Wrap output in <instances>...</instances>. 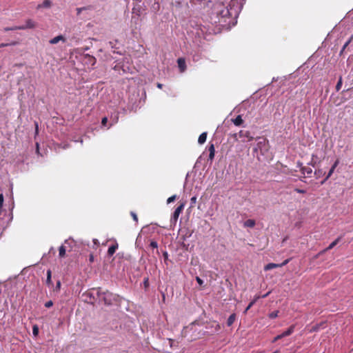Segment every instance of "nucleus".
<instances>
[{
  "label": "nucleus",
  "mask_w": 353,
  "mask_h": 353,
  "mask_svg": "<svg viewBox=\"0 0 353 353\" xmlns=\"http://www.w3.org/2000/svg\"><path fill=\"white\" fill-rule=\"evenodd\" d=\"M132 14H136L137 16H139L140 15V10H137L136 8H132Z\"/></svg>",
  "instance_id": "c9c22d12"
},
{
  "label": "nucleus",
  "mask_w": 353,
  "mask_h": 353,
  "mask_svg": "<svg viewBox=\"0 0 353 353\" xmlns=\"http://www.w3.org/2000/svg\"><path fill=\"white\" fill-rule=\"evenodd\" d=\"M3 203V196L0 194V208H2Z\"/></svg>",
  "instance_id": "49530a36"
},
{
  "label": "nucleus",
  "mask_w": 353,
  "mask_h": 353,
  "mask_svg": "<svg viewBox=\"0 0 353 353\" xmlns=\"http://www.w3.org/2000/svg\"><path fill=\"white\" fill-rule=\"evenodd\" d=\"M279 311H274L269 314L270 319H275L278 316Z\"/></svg>",
  "instance_id": "cd10ccee"
},
{
  "label": "nucleus",
  "mask_w": 353,
  "mask_h": 353,
  "mask_svg": "<svg viewBox=\"0 0 353 353\" xmlns=\"http://www.w3.org/2000/svg\"><path fill=\"white\" fill-rule=\"evenodd\" d=\"M65 254V248L63 245L59 247V255L60 257H63Z\"/></svg>",
  "instance_id": "b1692460"
},
{
  "label": "nucleus",
  "mask_w": 353,
  "mask_h": 353,
  "mask_svg": "<svg viewBox=\"0 0 353 353\" xmlns=\"http://www.w3.org/2000/svg\"><path fill=\"white\" fill-rule=\"evenodd\" d=\"M119 120V113L118 112H114L111 114L110 117V125L108 127L109 128L110 126L113 125L116 123H117Z\"/></svg>",
  "instance_id": "1a4fd4ad"
},
{
  "label": "nucleus",
  "mask_w": 353,
  "mask_h": 353,
  "mask_svg": "<svg viewBox=\"0 0 353 353\" xmlns=\"http://www.w3.org/2000/svg\"><path fill=\"white\" fill-rule=\"evenodd\" d=\"M178 67L181 72H185L186 69L185 61L183 58H179L177 60Z\"/></svg>",
  "instance_id": "6e6552de"
},
{
  "label": "nucleus",
  "mask_w": 353,
  "mask_h": 353,
  "mask_svg": "<svg viewBox=\"0 0 353 353\" xmlns=\"http://www.w3.org/2000/svg\"><path fill=\"white\" fill-rule=\"evenodd\" d=\"M108 119L107 117H103L101 121V125L103 127H105L108 123Z\"/></svg>",
  "instance_id": "e433bc0d"
},
{
  "label": "nucleus",
  "mask_w": 353,
  "mask_h": 353,
  "mask_svg": "<svg viewBox=\"0 0 353 353\" xmlns=\"http://www.w3.org/2000/svg\"><path fill=\"white\" fill-rule=\"evenodd\" d=\"M150 246L152 248H158V243L155 241H152L150 243Z\"/></svg>",
  "instance_id": "72a5a7b5"
},
{
  "label": "nucleus",
  "mask_w": 353,
  "mask_h": 353,
  "mask_svg": "<svg viewBox=\"0 0 353 353\" xmlns=\"http://www.w3.org/2000/svg\"><path fill=\"white\" fill-rule=\"evenodd\" d=\"M221 3L224 8L219 10V14L222 19L227 17L233 18L235 21L232 23V26H234L236 23V19L242 9L243 3H239L237 0H230L228 3L227 1L225 3V1H221Z\"/></svg>",
  "instance_id": "f257e3e1"
},
{
  "label": "nucleus",
  "mask_w": 353,
  "mask_h": 353,
  "mask_svg": "<svg viewBox=\"0 0 353 353\" xmlns=\"http://www.w3.org/2000/svg\"><path fill=\"white\" fill-rule=\"evenodd\" d=\"M206 138H207V132H203L199 137L198 143L199 144H203L206 141Z\"/></svg>",
  "instance_id": "dca6fc26"
},
{
  "label": "nucleus",
  "mask_w": 353,
  "mask_h": 353,
  "mask_svg": "<svg viewBox=\"0 0 353 353\" xmlns=\"http://www.w3.org/2000/svg\"><path fill=\"white\" fill-rule=\"evenodd\" d=\"M131 216L132 217V219H134V221H135L136 222H138V217H137V215L136 214V213H134V212H131Z\"/></svg>",
  "instance_id": "58836bf2"
},
{
  "label": "nucleus",
  "mask_w": 353,
  "mask_h": 353,
  "mask_svg": "<svg viewBox=\"0 0 353 353\" xmlns=\"http://www.w3.org/2000/svg\"><path fill=\"white\" fill-rule=\"evenodd\" d=\"M15 44H16L15 42H12L11 43H1V44H0V48L1 47L8 46H11V45H15Z\"/></svg>",
  "instance_id": "79ce46f5"
},
{
  "label": "nucleus",
  "mask_w": 353,
  "mask_h": 353,
  "mask_svg": "<svg viewBox=\"0 0 353 353\" xmlns=\"http://www.w3.org/2000/svg\"><path fill=\"white\" fill-rule=\"evenodd\" d=\"M255 303V301H252L249 305L247 306V307L245 308L244 312L246 313L250 308Z\"/></svg>",
  "instance_id": "473e14b6"
},
{
  "label": "nucleus",
  "mask_w": 353,
  "mask_h": 353,
  "mask_svg": "<svg viewBox=\"0 0 353 353\" xmlns=\"http://www.w3.org/2000/svg\"><path fill=\"white\" fill-rule=\"evenodd\" d=\"M85 59H88V62L91 65H94L95 62H96V59L94 57L92 56H90L89 54H85Z\"/></svg>",
  "instance_id": "aec40b11"
},
{
  "label": "nucleus",
  "mask_w": 353,
  "mask_h": 353,
  "mask_svg": "<svg viewBox=\"0 0 353 353\" xmlns=\"http://www.w3.org/2000/svg\"><path fill=\"white\" fill-rule=\"evenodd\" d=\"M20 27L23 28L22 30L34 28L36 27V23L32 19H28L26 21V24L20 26Z\"/></svg>",
  "instance_id": "0eeeda50"
},
{
  "label": "nucleus",
  "mask_w": 353,
  "mask_h": 353,
  "mask_svg": "<svg viewBox=\"0 0 353 353\" xmlns=\"http://www.w3.org/2000/svg\"><path fill=\"white\" fill-rule=\"evenodd\" d=\"M122 69L123 72H126L128 70H130V68L128 65H125L124 64H121L120 62H118L114 67V69L115 70H119V69Z\"/></svg>",
  "instance_id": "9b49d317"
},
{
  "label": "nucleus",
  "mask_w": 353,
  "mask_h": 353,
  "mask_svg": "<svg viewBox=\"0 0 353 353\" xmlns=\"http://www.w3.org/2000/svg\"><path fill=\"white\" fill-rule=\"evenodd\" d=\"M294 327L295 326L294 325H291L286 331L281 334L282 337L283 338L292 334L294 331Z\"/></svg>",
  "instance_id": "ddd939ff"
},
{
  "label": "nucleus",
  "mask_w": 353,
  "mask_h": 353,
  "mask_svg": "<svg viewBox=\"0 0 353 353\" xmlns=\"http://www.w3.org/2000/svg\"><path fill=\"white\" fill-rule=\"evenodd\" d=\"M51 1L50 0H44L43 2L41 4H39L37 6V8H50L51 6Z\"/></svg>",
  "instance_id": "a211bd4d"
},
{
  "label": "nucleus",
  "mask_w": 353,
  "mask_h": 353,
  "mask_svg": "<svg viewBox=\"0 0 353 353\" xmlns=\"http://www.w3.org/2000/svg\"><path fill=\"white\" fill-rule=\"evenodd\" d=\"M282 338H283V337H282L281 334H279V335H277V336L274 339L273 342H276V341H278V340H279V339H282Z\"/></svg>",
  "instance_id": "09e8293b"
},
{
  "label": "nucleus",
  "mask_w": 353,
  "mask_h": 353,
  "mask_svg": "<svg viewBox=\"0 0 353 353\" xmlns=\"http://www.w3.org/2000/svg\"><path fill=\"white\" fill-rule=\"evenodd\" d=\"M59 41H62V42H65V39L64 38L63 36L62 35H58L52 39H51L50 41H49V43L50 44H57L58 43Z\"/></svg>",
  "instance_id": "9d476101"
},
{
  "label": "nucleus",
  "mask_w": 353,
  "mask_h": 353,
  "mask_svg": "<svg viewBox=\"0 0 353 353\" xmlns=\"http://www.w3.org/2000/svg\"><path fill=\"white\" fill-rule=\"evenodd\" d=\"M184 207H185V203H182L175 209V210L171 217L172 222H176V221H177L180 214L181 213L182 210H183Z\"/></svg>",
  "instance_id": "20e7f679"
},
{
  "label": "nucleus",
  "mask_w": 353,
  "mask_h": 353,
  "mask_svg": "<svg viewBox=\"0 0 353 353\" xmlns=\"http://www.w3.org/2000/svg\"><path fill=\"white\" fill-rule=\"evenodd\" d=\"M92 259H93V257H92V256H90V261H92Z\"/></svg>",
  "instance_id": "052dcab7"
},
{
  "label": "nucleus",
  "mask_w": 353,
  "mask_h": 353,
  "mask_svg": "<svg viewBox=\"0 0 353 353\" xmlns=\"http://www.w3.org/2000/svg\"><path fill=\"white\" fill-rule=\"evenodd\" d=\"M339 161L337 159L334 163V164L332 165V168H334L335 170V168L337 167V165H339Z\"/></svg>",
  "instance_id": "de8ad7c7"
},
{
  "label": "nucleus",
  "mask_w": 353,
  "mask_h": 353,
  "mask_svg": "<svg viewBox=\"0 0 353 353\" xmlns=\"http://www.w3.org/2000/svg\"><path fill=\"white\" fill-rule=\"evenodd\" d=\"M270 292H268V293H266V294H263L261 297H262V298H265V297H267V296L270 294Z\"/></svg>",
  "instance_id": "603ef678"
},
{
  "label": "nucleus",
  "mask_w": 353,
  "mask_h": 353,
  "mask_svg": "<svg viewBox=\"0 0 353 353\" xmlns=\"http://www.w3.org/2000/svg\"><path fill=\"white\" fill-rule=\"evenodd\" d=\"M340 239V237L337 238L335 241H334L329 245V246L325 250V251L332 249L339 242Z\"/></svg>",
  "instance_id": "4be33fe9"
},
{
  "label": "nucleus",
  "mask_w": 353,
  "mask_h": 353,
  "mask_svg": "<svg viewBox=\"0 0 353 353\" xmlns=\"http://www.w3.org/2000/svg\"><path fill=\"white\" fill-rule=\"evenodd\" d=\"M46 284L48 285H50L52 284V280H51V271L48 270L47 271V279H46Z\"/></svg>",
  "instance_id": "393cba45"
},
{
  "label": "nucleus",
  "mask_w": 353,
  "mask_h": 353,
  "mask_svg": "<svg viewBox=\"0 0 353 353\" xmlns=\"http://www.w3.org/2000/svg\"><path fill=\"white\" fill-rule=\"evenodd\" d=\"M243 123V119L241 118V115H238L234 120H233V123L236 125V126H239L240 125H241Z\"/></svg>",
  "instance_id": "412c9836"
},
{
  "label": "nucleus",
  "mask_w": 353,
  "mask_h": 353,
  "mask_svg": "<svg viewBox=\"0 0 353 353\" xmlns=\"http://www.w3.org/2000/svg\"><path fill=\"white\" fill-rule=\"evenodd\" d=\"M97 240L94 239V243H97Z\"/></svg>",
  "instance_id": "bf43d9fd"
},
{
  "label": "nucleus",
  "mask_w": 353,
  "mask_h": 353,
  "mask_svg": "<svg viewBox=\"0 0 353 353\" xmlns=\"http://www.w3.org/2000/svg\"><path fill=\"white\" fill-rule=\"evenodd\" d=\"M130 59L129 57H125V61H126L127 63H129Z\"/></svg>",
  "instance_id": "864d4df0"
},
{
  "label": "nucleus",
  "mask_w": 353,
  "mask_h": 353,
  "mask_svg": "<svg viewBox=\"0 0 353 353\" xmlns=\"http://www.w3.org/2000/svg\"><path fill=\"white\" fill-rule=\"evenodd\" d=\"M196 202V196H192L191 199H190V205L191 207H192Z\"/></svg>",
  "instance_id": "f704fd0d"
},
{
  "label": "nucleus",
  "mask_w": 353,
  "mask_h": 353,
  "mask_svg": "<svg viewBox=\"0 0 353 353\" xmlns=\"http://www.w3.org/2000/svg\"><path fill=\"white\" fill-rule=\"evenodd\" d=\"M163 258H164L165 263L168 264V252H166V251L163 252Z\"/></svg>",
  "instance_id": "c756f323"
},
{
  "label": "nucleus",
  "mask_w": 353,
  "mask_h": 353,
  "mask_svg": "<svg viewBox=\"0 0 353 353\" xmlns=\"http://www.w3.org/2000/svg\"><path fill=\"white\" fill-rule=\"evenodd\" d=\"M97 296L100 301H103L105 305H110L114 302L119 301V296L109 291L101 292L100 289L97 290Z\"/></svg>",
  "instance_id": "7ed1b4c3"
},
{
  "label": "nucleus",
  "mask_w": 353,
  "mask_h": 353,
  "mask_svg": "<svg viewBox=\"0 0 353 353\" xmlns=\"http://www.w3.org/2000/svg\"><path fill=\"white\" fill-rule=\"evenodd\" d=\"M259 298H260L259 296H255V298L254 299L253 301H255V302H256Z\"/></svg>",
  "instance_id": "6e6d98bb"
},
{
  "label": "nucleus",
  "mask_w": 353,
  "mask_h": 353,
  "mask_svg": "<svg viewBox=\"0 0 353 353\" xmlns=\"http://www.w3.org/2000/svg\"><path fill=\"white\" fill-rule=\"evenodd\" d=\"M294 191H296L298 193H301V194L305 193V190H302V189H299V188H295Z\"/></svg>",
  "instance_id": "c03bdc74"
},
{
  "label": "nucleus",
  "mask_w": 353,
  "mask_h": 353,
  "mask_svg": "<svg viewBox=\"0 0 353 353\" xmlns=\"http://www.w3.org/2000/svg\"><path fill=\"white\" fill-rule=\"evenodd\" d=\"M53 305V302L52 301H48L45 303V306L46 307H50Z\"/></svg>",
  "instance_id": "ea45409f"
},
{
  "label": "nucleus",
  "mask_w": 353,
  "mask_h": 353,
  "mask_svg": "<svg viewBox=\"0 0 353 353\" xmlns=\"http://www.w3.org/2000/svg\"><path fill=\"white\" fill-rule=\"evenodd\" d=\"M117 248H118L117 244L112 245L110 246L108 248V255H110V256L113 255L115 253Z\"/></svg>",
  "instance_id": "f3484780"
},
{
  "label": "nucleus",
  "mask_w": 353,
  "mask_h": 353,
  "mask_svg": "<svg viewBox=\"0 0 353 353\" xmlns=\"http://www.w3.org/2000/svg\"><path fill=\"white\" fill-rule=\"evenodd\" d=\"M37 130H38V125L36 124V132H37Z\"/></svg>",
  "instance_id": "4d7b16f0"
},
{
  "label": "nucleus",
  "mask_w": 353,
  "mask_h": 353,
  "mask_svg": "<svg viewBox=\"0 0 353 353\" xmlns=\"http://www.w3.org/2000/svg\"><path fill=\"white\" fill-rule=\"evenodd\" d=\"M289 261H290V259H286V260H285L281 264L270 263L267 264L264 267V270L265 271H268V270H272L273 268H279V267H282V266H284V265H287L289 263Z\"/></svg>",
  "instance_id": "423d86ee"
},
{
  "label": "nucleus",
  "mask_w": 353,
  "mask_h": 353,
  "mask_svg": "<svg viewBox=\"0 0 353 353\" xmlns=\"http://www.w3.org/2000/svg\"><path fill=\"white\" fill-rule=\"evenodd\" d=\"M301 172L304 175L309 176L312 173V169L310 167H303L301 168Z\"/></svg>",
  "instance_id": "2eb2a0df"
},
{
  "label": "nucleus",
  "mask_w": 353,
  "mask_h": 353,
  "mask_svg": "<svg viewBox=\"0 0 353 353\" xmlns=\"http://www.w3.org/2000/svg\"><path fill=\"white\" fill-rule=\"evenodd\" d=\"M319 160V158L316 154H313L312 155V160L311 162L309 163L310 165H312L313 167L315 166V165L317 163V161Z\"/></svg>",
  "instance_id": "5701e85b"
},
{
  "label": "nucleus",
  "mask_w": 353,
  "mask_h": 353,
  "mask_svg": "<svg viewBox=\"0 0 353 353\" xmlns=\"http://www.w3.org/2000/svg\"><path fill=\"white\" fill-rule=\"evenodd\" d=\"M83 10H84V8H78L77 9V14H80Z\"/></svg>",
  "instance_id": "3c124183"
},
{
  "label": "nucleus",
  "mask_w": 353,
  "mask_h": 353,
  "mask_svg": "<svg viewBox=\"0 0 353 353\" xmlns=\"http://www.w3.org/2000/svg\"><path fill=\"white\" fill-rule=\"evenodd\" d=\"M23 28L18 26H12V27H7L4 28V31H10V30H22Z\"/></svg>",
  "instance_id": "bb28decb"
},
{
  "label": "nucleus",
  "mask_w": 353,
  "mask_h": 353,
  "mask_svg": "<svg viewBox=\"0 0 353 353\" xmlns=\"http://www.w3.org/2000/svg\"><path fill=\"white\" fill-rule=\"evenodd\" d=\"M320 329V325H316L313 326L311 329V332H317Z\"/></svg>",
  "instance_id": "4c0bfd02"
},
{
  "label": "nucleus",
  "mask_w": 353,
  "mask_h": 353,
  "mask_svg": "<svg viewBox=\"0 0 353 353\" xmlns=\"http://www.w3.org/2000/svg\"><path fill=\"white\" fill-rule=\"evenodd\" d=\"M162 87H163V84L159 83H157V88H162Z\"/></svg>",
  "instance_id": "5fc2aeb1"
},
{
  "label": "nucleus",
  "mask_w": 353,
  "mask_h": 353,
  "mask_svg": "<svg viewBox=\"0 0 353 353\" xmlns=\"http://www.w3.org/2000/svg\"><path fill=\"white\" fill-rule=\"evenodd\" d=\"M32 332L34 335H37L38 334V327L37 326L33 327Z\"/></svg>",
  "instance_id": "a18cd8bd"
},
{
  "label": "nucleus",
  "mask_w": 353,
  "mask_h": 353,
  "mask_svg": "<svg viewBox=\"0 0 353 353\" xmlns=\"http://www.w3.org/2000/svg\"><path fill=\"white\" fill-rule=\"evenodd\" d=\"M61 288V282L58 281L55 287V290L59 291Z\"/></svg>",
  "instance_id": "37998d69"
},
{
  "label": "nucleus",
  "mask_w": 353,
  "mask_h": 353,
  "mask_svg": "<svg viewBox=\"0 0 353 353\" xmlns=\"http://www.w3.org/2000/svg\"><path fill=\"white\" fill-rule=\"evenodd\" d=\"M351 42V39H350L349 40H347L345 44L343 45L340 53H343V52L345 50V49L348 46V45L350 44V43Z\"/></svg>",
  "instance_id": "c85d7f7f"
},
{
  "label": "nucleus",
  "mask_w": 353,
  "mask_h": 353,
  "mask_svg": "<svg viewBox=\"0 0 353 353\" xmlns=\"http://www.w3.org/2000/svg\"><path fill=\"white\" fill-rule=\"evenodd\" d=\"M196 281L200 285H203V281L199 276L196 277Z\"/></svg>",
  "instance_id": "a19ab883"
},
{
  "label": "nucleus",
  "mask_w": 353,
  "mask_h": 353,
  "mask_svg": "<svg viewBox=\"0 0 353 353\" xmlns=\"http://www.w3.org/2000/svg\"><path fill=\"white\" fill-rule=\"evenodd\" d=\"M235 319H236V314H232L228 319L227 325L231 326L233 324V323L234 322Z\"/></svg>",
  "instance_id": "6ab92c4d"
},
{
  "label": "nucleus",
  "mask_w": 353,
  "mask_h": 353,
  "mask_svg": "<svg viewBox=\"0 0 353 353\" xmlns=\"http://www.w3.org/2000/svg\"><path fill=\"white\" fill-rule=\"evenodd\" d=\"M143 283H144L145 286L147 287L148 285V278H145L144 279Z\"/></svg>",
  "instance_id": "8fccbe9b"
},
{
  "label": "nucleus",
  "mask_w": 353,
  "mask_h": 353,
  "mask_svg": "<svg viewBox=\"0 0 353 353\" xmlns=\"http://www.w3.org/2000/svg\"><path fill=\"white\" fill-rule=\"evenodd\" d=\"M256 145L253 148V155L259 161L262 160V157L267 155L269 150L268 141L264 137H257L256 139Z\"/></svg>",
  "instance_id": "f03ea898"
},
{
  "label": "nucleus",
  "mask_w": 353,
  "mask_h": 353,
  "mask_svg": "<svg viewBox=\"0 0 353 353\" xmlns=\"http://www.w3.org/2000/svg\"><path fill=\"white\" fill-rule=\"evenodd\" d=\"M209 150V159L212 161L214 159V154H215V149L214 145L213 143L210 144L208 148Z\"/></svg>",
  "instance_id": "f8f14e48"
},
{
  "label": "nucleus",
  "mask_w": 353,
  "mask_h": 353,
  "mask_svg": "<svg viewBox=\"0 0 353 353\" xmlns=\"http://www.w3.org/2000/svg\"><path fill=\"white\" fill-rule=\"evenodd\" d=\"M239 138L242 139L243 142H248L253 139V137L251 136L250 132L248 130H241L239 132Z\"/></svg>",
  "instance_id": "39448f33"
},
{
  "label": "nucleus",
  "mask_w": 353,
  "mask_h": 353,
  "mask_svg": "<svg viewBox=\"0 0 353 353\" xmlns=\"http://www.w3.org/2000/svg\"><path fill=\"white\" fill-rule=\"evenodd\" d=\"M176 198V195H173L170 197H169L168 199H167V203L169 204V203H171L172 202H173Z\"/></svg>",
  "instance_id": "2f4dec72"
},
{
  "label": "nucleus",
  "mask_w": 353,
  "mask_h": 353,
  "mask_svg": "<svg viewBox=\"0 0 353 353\" xmlns=\"http://www.w3.org/2000/svg\"><path fill=\"white\" fill-rule=\"evenodd\" d=\"M255 224H256V223H255L254 220L248 219L244 222L243 225H244V227H246V228H253V227H254Z\"/></svg>",
  "instance_id": "4468645a"
},
{
  "label": "nucleus",
  "mask_w": 353,
  "mask_h": 353,
  "mask_svg": "<svg viewBox=\"0 0 353 353\" xmlns=\"http://www.w3.org/2000/svg\"><path fill=\"white\" fill-rule=\"evenodd\" d=\"M334 172V169L332 168L331 167L330 170H329L326 177L325 178V179L321 182V184H323L331 176L332 174H333V172Z\"/></svg>",
  "instance_id": "a878e982"
},
{
  "label": "nucleus",
  "mask_w": 353,
  "mask_h": 353,
  "mask_svg": "<svg viewBox=\"0 0 353 353\" xmlns=\"http://www.w3.org/2000/svg\"><path fill=\"white\" fill-rule=\"evenodd\" d=\"M341 85H342V79H341V78H340L339 81L336 83V90L339 91L341 89Z\"/></svg>",
  "instance_id": "7c9ffc66"
},
{
  "label": "nucleus",
  "mask_w": 353,
  "mask_h": 353,
  "mask_svg": "<svg viewBox=\"0 0 353 353\" xmlns=\"http://www.w3.org/2000/svg\"><path fill=\"white\" fill-rule=\"evenodd\" d=\"M37 148L39 149V143H37Z\"/></svg>",
  "instance_id": "13d9d810"
}]
</instances>
